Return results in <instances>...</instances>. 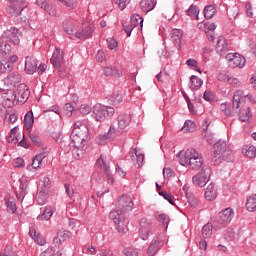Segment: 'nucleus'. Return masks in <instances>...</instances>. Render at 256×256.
<instances>
[{"label": "nucleus", "mask_w": 256, "mask_h": 256, "mask_svg": "<svg viewBox=\"0 0 256 256\" xmlns=\"http://www.w3.org/2000/svg\"><path fill=\"white\" fill-rule=\"evenodd\" d=\"M133 199L128 195H122L118 200V209L110 212L109 217L117 225L118 233L129 231V219L127 213L133 211Z\"/></svg>", "instance_id": "nucleus-1"}, {"label": "nucleus", "mask_w": 256, "mask_h": 256, "mask_svg": "<svg viewBox=\"0 0 256 256\" xmlns=\"http://www.w3.org/2000/svg\"><path fill=\"white\" fill-rule=\"evenodd\" d=\"M111 101H112V103H114V105H119V103H121L123 101V96L119 93H114L111 96Z\"/></svg>", "instance_id": "nucleus-52"}, {"label": "nucleus", "mask_w": 256, "mask_h": 256, "mask_svg": "<svg viewBox=\"0 0 256 256\" xmlns=\"http://www.w3.org/2000/svg\"><path fill=\"white\" fill-rule=\"evenodd\" d=\"M130 23L132 24V27H139L140 25V29H143V19L141 18V16L135 14L131 17L130 19Z\"/></svg>", "instance_id": "nucleus-41"}, {"label": "nucleus", "mask_w": 256, "mask_h": 256, "mask_svg": "<svg viewBox=\"0 0 256 256\" xmlns=\"http://www.w3.org/2000/svg\"><path fill=\"white\" fill-rule=\"evenodd\" d=\"M60 3H63L69 11L77 9V0H58Z\"/></svg>", "instance_id": "nucleus-44"}, {"label": "nucleus", "mask_w": 256, "mask_h": 256, "mask_svg": "<svg viewBox=\"0 0 256 256\" xmlns=\"http://www.w3.org/2000/svg\"><path fill=\"white\" fill-rule=\"evenodd\" d=\"M159 223H162V225L167 227L169 225V216L167 214H160L158 216Z\"/></svg>", "instance_id": "nucleus-51"}, {"label": "nucleus", "mask_w": 256, "mask_h": 256, "mask_svg": "<svg viewBox=\"0 0 256 256\" xmlns=\"http://www.w3.org/2000/svg\"><path fill=\"white\" fill-rule=\"evenodd\" d=\"M186 197L190 207L195 208L199 205V202L196 200V198H194L193 194L186 192Z\"/></svg>", "instance_id": "nucleus-49"}, {"label": "nucleus", "mask_w": 256, "mask_h": 256, "mask_svg": "<svg viewBox=\"0 0 256 256\" xmlns=\"http://www.w3.org/2000/svg\"><path fill=\"white\" fill-rule=\"evenodd\" d=\"M181 39H183V31L173 29L170 33V41H172L175 47H181Z\"/></svg>", "instance_id": "nucleus-26"}, {"label": "nucleus", "mask_w": 256, "mask_h": 256, "mask_svg": "<svg viewBox=\"0 0 256 256\" xmlns=\"http://www.w3.org/2000/svg\"><path fill=\"white\" fill-rule=\"evenodd\" d=\"M93 31H94L93 26L88 25L86 27H83L78 32H76L75 37H77V39H83V40L89 39V37L93 35Z\"/></svg>", "instance_id": "nucleus-24"}, {"label": "nucleus", "mask_w": 256, "mask_h": 256, "mask_svg": "<svg viewBox=\"0 0 256 256\" xmlns=\"http://www.w3.org/2000/svg\"><path fill=\"white\" fill-rule=\"evenodd\" d=\"M80 113L82 115H89V113H91V106H89L87 104H82L80 106Z\"/></svg>", "instance_id": "nucleus-58"}, {"label": "nucleus", "mask_w": 256, "mask_h": 256, "mask_svg": "<svg viewBox=\"0 0 256 256\" xmlns=\"http://www.w3.org/2000/svg\"><path fill=\"white\" fill-rule=\"evenodd\" d=\"M116 5H118L119 9L123 11L129 3H131V0H115Z\"/></svg>", "instance_id": "nucleus-53"}, {"label": "nucleus", "mask_w": 256, "mask_h": 256, "mask_svg": "<svg viewBox=\"0 0 256 256\" xmlns=\"http://www.w3.org/2000/svg\"><path fill=\"white\" fill-rule=\"evenodd\" d=\"M107 141H109V140H108V138H107V136L105 134L99 135L96 138V143H98V145H106Z\"/></svg>", "instance_id": "nucleus-60"}, {"label": "nucleus", "mask_w": 256, "mask_h": 256, "mask_svg": "<svg viewBox=\"0 0 256 256\" xmlns=\"http://www.w3.org/2000/svg\"><path fill=\"white\" fill-rule=\"evenodd\" d=\"M215 13H217V8H215L213 5H208L204 8L205 19H213Z\"/></svg>", "instance_id": "nucleus-36"}, {"label": "nucleus", "mask_w": 256, "mask_h": 256, "mask_svg": "<svg viewBox=\"0 0 256 256\" xmlns=\"http://www.w3.org/2000/svg\"><path fill=\"white\" fill-rule=\"evenodd\" d=\"M215 49H216V53L221 57L228 55L229 51H231V49L229 48V43H227L226 38L223 36H220L218 38Z\"/></svg>", "instance_id": "nucleus-15"}, {"label": "nucleus", "mask_w": 256, "mask_h": 256, "mask_svg": "<svg viewBox=\"0 0 256 256\" xmlns=\"http://www.w3.org/2000/svg\"><path fill=\"white\" fill-rule=\"evenodd\" d=\"M72 155L74 157V159H83V157H85V151L87 149V143H72Z\"/></svg>", "instance_id": "nucleus-18"}, {"label": "nucleus", "mask_w": 256, "mask_h": 256, "mask_svg": "<svg viewBox=\"0 0 256 256\" xmlns=\"http://www.w3.org/2000/svg\"><path fill=\"white\" fill-rule=\"evenodd\" d=\"M242 153L246 156L249 157V159H253V157L256 156V148L255 146H245L242 149Z\"/></svg>", "instance_id": "nucleus-38"}, {"label": "nucleus", "mask_w": 256, "mask_h": 256, "mask_svg": "<svg viewBox=\"0 0 256 256\" xmlns=\"http://www.w3.org/2000/svg\"><path fill=\"white\" fill-rule=\"evenodd\" d=\"M57 235L60 237V239H62L63 242H65L67 239H69V237H71V232L67 230H60L58 231Z\"/></svg>", "instance_id": "nucleus-50"}, {"label": "nucleus", "mask_w": 256, "mask_h": 256, "mask_svg": "<svg viewBox=\"0 0 256 256\" xmlns=\"http://www.w3.org/2000/svg\"><path fill=\"white\" fill-rule=\"evenodd\" d=\"M11 71H13L12 64L0 62V75H3V73H11Z\"/></svg>", "instance_id": "nucleus-47"}, {"label": "nucleus", "mask_w": 256, "mask_h": 256, "mask_svg": "<svg viewBox=\"0 0 256 256\" xmlns=\"http://www.w3.org/2000/svg\"><path fill=\"white\" fill-rule=\"evenodd\" d=\"M159 195L160 197H163L166 201H168L170 205H174L175 207H177V204L175 203V197H173V195H171L167 191H159Z\"/></svg>", "instance_id": "nucleus-42"}, {"label": "nucleus", "mask_w": 256, "mask_h": 256, "mask_svg": "<svg viewBox=\"0 0 256 256\" xmlns=\"http://www.w3.org/2000/svg\"><path fill=\"white\" fill-rule=\"evenodd\" d=\"M187 65L190 66L191 69H193L194 71H198L199 73H201V70L199 69V67H197V60L190 58L187 60Z\"/></svg>", "instance_id": "nucleus-55"}, {"label": "nucleus", "mask_w": 256, "mask_h": 256, "mask_svg": "<svg viewBox=\"0 0 256 256\" xmlns=\"http://www.w3.org/2000/svg\"><path fill=\"white\" fill-rule=\"evenodd\" d=\"M233 217H235V212L233 211V209L225 208L224 210L218 213V217L214 222V227L216 229H223L225 225H229V223H231Z\"/></svg>", "instance_id": "nucleus-9"}, {"label": "nucleus", "mask_w": 256, "mask_h": 256, "mask_svg": "<svg viewBox=\"0 0 256 256\" xmlns=\"http://www.w3.org/2000/svg\"><path fill=\"white\" fill-rule=\"evenodd\" d=\"M211 177V168L204 167L198 174L192 177V183L196 187H205L206 183H209Z\"/></svg>", "instance_id": "nucleus-10"}, {"label": "nucleus", "mask_w": 256, "mask_h": 256, "mask_svg": "<svg viewBox=\"0 0 256 256\" xmlns=\"http://www.w3.org/2000/svg\"><path fill=\"white\" fill-rule=\"evenodd\" d=\"M6 207L9 213H15V211H17V204H15V200L13 198L6 201Z\"/></svg>", "instance_id": "nucleus-48"}, {"label": "nucleus", "mask_w": 256, "mask_h": 256, "mask_svg": "<svg viewBox=\"0 0 256 256\" xmlns=\"http://www.w3.org/2000/svg\"><path fill=\"white\" fill-rule=\"evenodd\" d=\"M157 5V0H141L140 7L144 13H149L153 11Z\"/></svg>", "instance_id": "nucleus-27"}, {"label": "nucleus", "mask_w": 256, "mask_h": 256, "mask_svg": "<svg viewBox=\"0 0 256 256\" xmlns=\"http://www.w3.org/2000/svg\"><path fill=\"white\" fill-rule=\"evenodd\" d=\"M203 85V80H201V78L192 75L190 77V89H192V91H198V89H201Z\"/></svg>", "instance_id": "nucleus-31"}, {"label": "nucleus", "mask_w": 256, "mask_h": 256, "mask_svg": "<svg viewBox=\"0 0 256 256\" xmlns=\"http://www.w3.org/2000/svg\"><path fill=\"white\" fill-rule=\"evenodd\" d=\"M50 61L53 67L59 71L60 77H65V75L61 73V67H63V63H65V58L63 57V51L59 48H56L52 54Z\"/></svg>", "instance_id": "nucleus-13"}, {"label": "nucleus", "mask_w": 256, "mask_h": 256, "mask_svg": "<svg viewBox=\"0 0 256 256\" xmlns=\"http://www.w3.org/2000/svg\"><path fill=\"white\" fill-rule=\"evenodd\" d=\"M30 140L32 141V143H34V145H36L37 147H41V138H39V136L35 135V134H30Z\"/></svg>", "instance_id": "nucleus-61"}, {"label": "nucleus", "mask_w": 256, "mask_h": 256, "mask_svg": "<svg viewBox=\"0 0 256 256\" xmlns=\"http://www.w3.org/2000/svg\"><path fill=\"white\" fill-rule=\"evenodd\" d=\"M34 123H35V116H33V111L27 112L24 117V125L27 131H31V129H33Z\"/></svg>", "instance_id": "nucleus-30"}, {"label": "nucleus", "mask_w": 256, "mask_h": 256, "mask_svg": "<svg viewBox=\"0 0 256 256\" xmlns=\"http://www.w3.org/2000/svg\"><path fill=\"white\" fill-rule=\"evenodd\" d=\"M213 235V225L206 224L202 227V237L204 239H211V236Z\"/></svg>", "instance_id": "nucleus-37"}, {"label": "nucleus", "mask_w": 256, "mask_h": 256, "mask_svg": "<svg viewBox=\"0 0 256 256\" xmlns=\"http://www.w3.org/2000/svg\"><path fill=\"white\" fill-rule=\"evenodd\" d=\"M152 225H153V222H151V220L147 218L140 219V228H139L140 239H143V241H147V239H149V233H151Z\"/></svg>", "instance_id": "nucleus-14"}, {"label": "nucleus", "mask_w": 256, "mask_h": 256, "mask_svg": "<svg viewBox=\"0 0 256 256\" xmlns=\"http://www.w3.org/2000/svg\"><path fill=\"white\" fill-rule=\"evenodd\" d=\"M253 117V114L251 113V109L249 107H245L239 110V119L243 123H247L249 119Z\"/></svg>", "instance_id": "nucleus-29"}, {"label": "nucleus", "mask_w": 256, "mask_h": 256, "mask_svg": "<svg viewBox=\"0 0 256 256\" xmlns=\"http://www.w3.org/2000/svg\"><path fill=\"white\" fill-rule=\"evenodd\" d=\"M204 195L207 201H215V199H217V186L215 183H210L207 186Z\"/></svg>", "instance_id": "nucleus-23"}, {"label": "nucleus", "mask_w": 256, "mask_h": 256, "mask_svg": "<svg viewBox=\"0 0 256 256\" xmlns=\"http://www.w3.org/2000/svg\"><path fill=\"white\" fill-rule=\"evenodd\" d=\"M131 159L135 165V167H143V163L145 161V155L139 153L137 149H133L131 152Z\"/></svg>", "instance_id": "nucleus-25"}, {"label": "nucleus", "mask_w": 256, "mask_h": 256, "mask_svg": "<svg viewBox=\"0 0 256 256\" xmlns=\"http://www.w3.org/2000/svg\"><path fill=\"white\" fill-rule=\"evenodd\" d=\"M195 129H196L195 122L191 120H186L184 123V126L182 127V131H184V133H193Z\"/></svg>", "instance_id": "nucleus-40"}, {"label": "nucleus", "mask_w": 256, "mask_h": 256, "mask_svg": "<svg viewBox=\"0 0 256 256\" xmlns=\"http://www.w3.org/2000/svg\"><path fill=\"white\" fill-rule=\"evenodd\" d=\"M72 143H87L89 141V127L87 124L76 122L71 133Z\"/></svg>", "instance_id": "nucleus-5"}, {"label": "nucleus", "mask_w": 256, "mask_h": 256, "mask_svg": "<svg viewBox=\"0 0 256 256\" xmlns=\"http://www.w3.org/2000/svg\"><path fill=\"white\" fill-rule=\"evenodd\" d=\"M115 115V108L111 106H103L101 104H96L92 110V117L96 121H107Z\"/></svg>", "instance_id": "nucleus-7"}, {"label": "nucleus", "mask_w": 256, "mask_h": 256, "mask_svg": "<svg viewBox=\"0 0 256 256\" xmlns=\"http://www.w3.org/2000/svg\"><path fill=\"white\" fill-rule=\"evenodd\" d=\"M163 175L165 179H171V177L175 176V172L171 168H164Z\"/></svg>", "instance_id": "nucleus-57"}, {"label": "nucleus", "mask_w": 256, "mask_h": 256, "mask_svg": "<svg viewBox=\"0 0 256 256\" xmlns=\"http://www.w3.org/2000/svg\"><path fill=\"white\" fill-rule=\"evenodd\" d=\"M228 83L229 85H232V87H239L241 85V81L233 76H230V78L228 79Z\"/></svg>", "instance_id": "nucleus-59"}, {"label": "nucleus", "mask_w": 256, "mask_h": 256, "mask_svg": "<svg viewBox=\"0 0 256 256\" xmlns=\"http://www.w3.org/2000/svg\"><path fill=\"white\" fill-rule=\"evenodd\" d=\"M49 189H51V179L43 177L38 184V191L35 200L38 205H45L49 199Z\"/></svg>", "instance_id": "nucleus-6"}, {"label": "nucleus", "mask_w": 256, "mask_h": 256, "mask_svg": "<svg viewBox=\"0 0 256 256\" xmlns=\"http://www.w3.org/2000/svg\"><path fill=\"white\" fill-rule=\"evenodd\" d=\"M163 247V242L159 239H153L148 247L147 254L150 256H156Z\"/></svg>", "instance_id": "nucleus-22"}, {"label": "nucleus", "mask_w": 256, "mask_h": 256, "mask_svg": "<svg viewBox=\"0 0 256 256\" xmlns=\"http://www.w3.org/2000/svg\"><path fill=\"white\" fill-rule=\"evenodd\" d=\"M21 31L15 27H11L10 29L4 31L2 34V39L7 41L8 43H13V45H19L21 43Z\"/></svg>", "instance_id": "nucleus-11"}, {"label": "nucleus", "mask_w": 256, "mask_h": 256, "mask_svg": "<svg viewBox=\"0 0 256 256\" xmlns=\"http://www.w3.org/2000/svg\"><path fill=\"white\" fill-rule=\"evenodd\" d=\"M245 99V93H243V90H237L234 93L233 96V111L231 112V104L230 103H223L221 104V111H223V113L227 116V117H233V115H235V113H239L238 109L240 107H243V101Z\"/></svg>", "instance_id": "nucleus-4"}, {"label": "nucleus", "mask_w": 256, "mask_h": 256, "mask_svg": "<svg viewBox=\"0 0 256 256\" xmlns=\"http://www.w3.org/2000/svg\"><path fill=\"white\" fill-rule=\"evenodd\" d=\"M246 208L250 212L256 211V194L247 199Z\"/></svg>", "instance_id": "nucleus-39"}, {"label": "nucleus", "mask_w": 256, "mask_h": 256, "mask_svg": "<svg viewBox=\"0 0 256 256\" xmlns=\"http://www.w3.org/2000/svg\"><path fill=\"white\" fill-rule=\"evenodd\" d=\"M63 30L68 35H73V33H75V31H77V26H75V23H73V21L64 20V22H63Z\"/></svg>", "instance_id": "nucleus-32"}, {"label": "nucleus", "mask_w": 256, "mask_h": 256, "mask_svg": "<svg viewBox=\"0 0 256 256\" xmlns=\"http://www.w3.org/2000/svg\"><path fill=\"white\" fill-rule=\"evenodd\" d=\"M51 217H53V208H51L50 206H46L42 215L38 216L37 219L38 221H49Z\"/></svg>", "instance_id": "nucleus-33"}, {"label": "nucleus", "mask_w": 256, "mask_h": 256, "mask_svg": "<svg viewBox=\"0 0 256 256\" xmlns=\"http://www.w3.org/2000/svg\"><path fill=\"white\" fill-rule=\"evenodd\" d=\"M9 53H11V45L7 40L0 38V55H9Z\"/></svg>", "instance_id": "nucleus-34"}, {"label": "nucleus", "mask_w": 256, "mask_h": 256, "mask_svg": "<svg viewBox=\"0 0 256 256\" xmlns=\"http://www.w3.org/2000/svg\"><path fill=\"white\" fill-rule=\"evenodd\" d=\"M117 122H118L117 132L123 133V131H125L131 123V115L120 114L117 118Z\"/></svg>", "instance_id": "nucleus-19"}, {"label": "nucleus", "mask_w": 256, "mask_h": 256, "mask_svg": "<svg viewBox=\"0 0 256 256\" xmlns=\"http://www.w3.org/2000/svg\"><path fill=\"white\" fill-rule=\"evenodd\" d=\"M11 95V98H8V101L12 103L14 101H19V103H25L27 99H29V95H31V91L29 87L25 83H21L18 85L17 89L8 91V95Z\"/></svg>", "instance_id": "nucleus-8"}, {"label": "nucleus", "mask_w": 256, "mask_h": 256, "mask_svg": "<svg viewBox=\"0 0 256 256\" xmlns=\"http://www.w3.org/2000/svg\"><path fill=\"white\" fill-rule=\"evenodd\" d=\"M36 5L47 11L51 17H57V8L53 4H49L47 0H36Z\"/></svg>", "instance_id": "nucleus-20"}, {"label": "nucleus", "mask_w": 256, "mask_h": 256, "mask_svg": "<svg viewBox=\"0 0 256 256\" xmlns=\"http://www.w3.org/2000/svg\"><path fill=\"white\" fill-rule=\"evenodd\" d=\"M104 75H106V77H111V75H114L115 77H121L119 75V70L116 67H105Z\"/></svg>", "instance_id": "nucleus-43"}, {"label": "nucleus", "mask_w": 256, "mask_h": 256, "mask_svg": "<svg viewBox=\"0 0 256 256\" xmlns=\"http://www.w3.org/2000/svg\"><path fill=\"white\" fill-rule=\"evenodd\" d=\"M43 159H45V153H40L36 155L32 160L33 169H39L43 165Z\"/></svg>", "instance_id": "nucleus-35"}, {"label": "nucleus", "mask_w": 256, "mask_h": 256, "mask_svg": "<svg viewBox=\"0 0 256 256\" xmlns=\"http://www.w3.org/2000/svg\"><path fill=\"white\" fill-rule=\"evenodd\" d=\"M223 161H233V152L229 145H227V142L220 139L213 145L212 163L214 165H221Z\"/></svg>", "instance_id": "nucleus-2"}, {"label": "nucleus", "mask_w": 256, "mask_h": 256, "mask_svg": "<svg viewBox=\"0 0 256 256\" xmlns=\"http://www.w3.org/2000/svg\"><path fill=\"white\" fill-rule=\"evenodd\" d=\"M225 57L229 67H231L232 69H235L237 67L241 69L242 67H245V57H243L241 54L228 53Z\"/></svg>", "instance_id": "nucleus-12"}, {"label": "nucleus", "mask_w": 256, "mask_h": 256, "mask_svg": "<svg viewBox=\"0 0 256 256\" xmlns=\"http://www.w3.org/2000/svg\"><path fill=\"white\" fill-rule=\"evenodd\" d=\"M25 71L28 75H33L37 71V60L33 56L26 57Z\"/></svg>", "instance_id": "nucleus-21"}, {"label": "nucleus", "mask_w": 256, "mask_h": 256, "mask_svg": "<svg viewBox=\"0 0 256 256\" xmlns=\"http://www.w3.org/2000/svg\"><path fill=\"white\" fill-rule=\"evenodd\" d=\"M180 165H189L190 168L195 171L203 167V156L197 152L194 148L187 149L184 155L179 158Z\"/></svg>", "instance_id": "nucleus-3"}, {"label": "nucleus", "mask_w": 256, "mask_h": 256, "mask_svg": "<svg viewBox=\"0 0 256 256\" xmlns=\"http://www.w3.org/2000/svg\"><path fill=\"white\" fill-rule=\"evenodd\" d=\"M106 43L110 49H116L118 43L115 38H107Z\"/></svg>", "instance_id": "nucleus-62"}, {"label": "nucleus", "mask_w": 256, "mask_h": 256, "mask_svg": "<svg viewBox=\"0 0 256 256\" xmlns=\"http://www.w3.org/2000/svg\"><path fill=\"white\" fill-rule=\"evenodd\" d=\"M6 11L12 17H19L23 11V7L18 4H12L6 8Z\"/></svg>", "instance_id": "nucleus-28"}, {"label": "nucleus", "mask_w": 256, "mask_h": 256, "mask_svg": "<svg viewBox=\"0 0 256 256\" xmlns=\"http://www.w3.org/2000/svg\"><path fill=\"white\" fill-rule=\"evenodd\" d=\"M75 110V107L71 105V103H66L64 106V111L67 115V117H71L73 115V111Z\"/></svg>", "instance_id": "nucleus-56"}, {"label": "nucleus", "mask_w": 256, "mask_h": 256, "mask_svg": "<svg viewBox=\"0 0 256 256\" xmlns=\"http://www.w3.org/2000/svg\"><path fill=\"white\" fill-rule=\"evenodd\" d=\"M0 256H19V255H17V253L13 250L5 249L4 252L0 254Z\"/></svg>", "instance_id": "nucleus-64"}, {"label": "nucleus", "mask_w": 256, "mask_h": 256, "mask_svg": "<svg viewBox=\"0 0 256 256\" xmlns=\"http://www.w3.org/2000/svg\"><path fill=\"white\" fill-rule=\"evenodd\" d=\"M40 256H55V248L49 247L44 252L40 254Z\"/></svg>", "instance_id": "nucleus-63"}, {"label": "nucleus", "mask_w": 256, "mask_h": 256, "mask_svg": "<svg viewBox=\"0 0 256 256\" xmlns=\"http://www.w3.org/2000/svg\"><path fill=\"white\" fill-rule=\"evenodd\" d=\"M4 85L8 89H13L21 83V75L17 72L10 73L4 80Z\"/></svg>", "instance_id": "nucleus-17"}, {"label": "nucleus", "mask_w": 256, "mask_h": 256, "mask_svg": "<svg viewBox=\"0 0 256 256\" xmlns=\"http://www.w3.org/2000/svg\"><path fill=\"white\" fill-rule=\"evenodd\" d=\"M189 17H194L195 19L199 20V8L195 5H191L187 10Z\"/></svg>", "instance_id": "nucleus-45"}, {"label": "nucleus", "mask_w": 256, "mask_h": 256, "mask_svg": "<svg viewBox=\"0 0 256 256\" xmlns=\"http://www.w3.org/2000/svg\"><path fill=\"white\" fill-rule=\"evenodd\" d=\"M97 164L101 169H103L104 173L106 174L108 183L113 185V183H115V180L111 175V169L109 168V164H107V160L105 159V156L103 154L100 155V158L97 160Z\"/></svg>", "instance_id": "nucleus-16"}, {"label": "nucleus", "mask_w": 256, "mask_h": 256, "mask_svg": "<svg viewBox=\"0 0 256 256\" xmlns=\"http://www.w3.org/2000/svg\"><path fill=\"white\" fill-rule=\"evenodd\" d=\"M121 132H117V129H115V126H110L108 132H106L104 135L108 138L109 141H113L115 137H117V134Z\"/></svg>", "instance_id": "nucleus-46"}, {"label": "nucleus", "mask_w": 256, "mask_h": 256, "mask_svg": "<svg viewBox=\"0 0 256 256\" xmlns=\"http://www.w3.org/2000/svg\"><path fill=\"white\" fill-rule=\"evenodd\" d=\"M123 255L125 256H139V252H137L133 248H126L122 251Z\"/></svg>", "instance_id": "nucleus-54"}]
</instances>
